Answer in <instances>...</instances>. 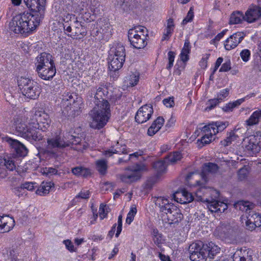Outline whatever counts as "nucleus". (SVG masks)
<instances>
[{
	"label": "nucleus",
	"instance_id": "nucleus-1",
	"mask_svg": "<svg viewBox=\"0 0 261 261\" xmlns=\"http://www.w3.org/2000/svg\"><path fill=\"white\" fill-rule=\"evenodd\" d=\"M31 12H24L13 17L10 23L11 31L16 34H24L34 31L43 20L46 0H23Z\"/></svg>",
	"mask_w": 261,
	"mask_h": 261
},
{
	"label": "nucleus",
	"instance_id": "nucleus-2",
	"mask_svg": "<svg viewBox=\"0 0 261 261\" xmlns=\"http://www.w3.org/2000/svg\"><path fill=\"white\" fill-rule=\"evenodd\" d=\"M108 93L107 89L104 87H93L88 92V96L95 105L90 113L93 120L90 125L94 128H102L110 118V105L103 97Z\"/></svg>",
	"mask_w": 261,
	"mask_h": 261
},
{
	"label": "nucleus",
	"instance_id": "nucleus-3",
	"mask_svg": "<svg viewBox=\"0 0 261 261\" xmlns=\"http://www.w3.org/2000/svg\"><path fill=\"white\" fill-rule=\"evenodd\" d=\"M81 139L72 135L70 132L63 135L55 134L47 139V147L49 149H63L71 145L79 144Z\"/></svg>",
	"mask_w": 261,
	"mask_h": 261
},
{
	"label": "nucleus",
	"instance_id": "nucleus-4",
	"mask_svg": "<svg viewBox=\"0 0 261 261\" xmlns=\"http://www.w3.org/2000/svg\"><path fill=\"white\" fill-rule=\"evenodd\" d=\"M209 190L211 191L212 193H215L218 195L217 191L213 190L210 188L207 189L205 186H201L195 193L196 200L197 201L206 202L207 208L212 213L224 212V211L227 208V205L225 203L212 198L211 199H204L202 195L206 193Z\"/></svg>",
	"mask_w": 261,
	"mask_h": 261
},
{
	"label": "nucleus",
	"instance_id": "nucleus-5",
	"mask_svg": "<svg viewBox=\"0 0 261 261\" xmlns=\"http://www.w3.org/2000/svg\"><path fill=\"white\" fill-rule=\"evenodd\" d=\"M18 86L21 93L28 98L35 99L40 94L38 83L33 80L21 76L17 80Z\"/></svg>",
	"mask_w": 261,
	"mask_h": 261
},
{
	"label": "nucleus",
	"instance_id": "nucleus-6",
	"mask_svg": "<svg viewBox=\"0 0 261 261\" xmlns=\"http://www.w3.org/2000/svg\"><path fill=\"white\" fill-rule=\"evenodd\" d=\"M147 30L143 26H137L130 29L128 32V38L134 48L141 49L147 45L146 41Z\"/></svg>",
	"mask_w": 261,
	"mask_h": 261
},
{
	"label": "nucleus",
	"instance_id": "nucleus-7",
	"mask_svg": "<svg viewBox=\"0 0 261 261\" xmlns=\"http://www.w3.org/2000/svg\"><path fill=\"white\" fill-rule=\"evenodd\" d=\"M228 126L227 122H213L203 126L201 130L202 136L200 142L203 145L210 143L215 136L219 132L223 130Z\"/></svg>",
	"mask_w": 261,
	"mask_h": 261
},
{
	"label": "nucleus",
	"instance_id": "nucleus-8",
	"mask_svg": "<svg viewBox=\"0 0 261 261\" xmlns=\"http://www.w3.org/2000/svg\"><path fill=\"white\" fill-rule=\"evenodd\" d=\"M38 129L21 123L17 124L15 128L18 136H21L31 143L42 139L43 136Z\"/></svg>",
	"mask_w": 261,
	"mask_h": 261
},
{
	"label": "nucleus",
	"instance_id": "nucleus-9",
	"mask_svg": "<svg viewBox=\"0 0 261 261\" xmlns=\"http://www.w3.org/2000/svg\"><path fill=\"white\" fill-rule=\"evenodd\" d=\"M146 170L145 164H137L132 167L127 168L125 173L120 175V179L123 182L131 184L140 179L141 172Z\"/></svg>",
	"mask_w": 261,
	"mask_h": 261
},
{
	"label": "nucleus",
	"instance_id": "nucleus-10",
	"mask_svg": "<svg viewBox=\"0 0 261 261\" xmlns=\"http://www.w3.org/2000/svg\"><path fill=\"white\" fill-rule=\"evenodd\" d=\"M204 247V244L200 241L191 244L189 247L190 259L192 261H205L207 254Z\"/></svg>",
	"mask_w": 261,
	"mask_h": 261
},
{
	"label": "nucleus",
	"instance_id": "nucleus-11",
	"mask_svg": "<svg viewBox=\"0 0 261 261\" xmlns=\"http://www.w3.org/2000/svg\"><path fill=\"white\" fill-rule=\"evenodd\" d=\"M214 233L221 240H231L236 237L237 229L229 224L222 223L216 228Z\"/></svg>",
	"mask_w": 261,
	"mask_h": 261
},
{
	"label": "nucleus",
	"instance_id": "nucleus-12",
	"mask_svg": "<svg viewBox=\"0 0 261 261\" xmlns=\"http://www.w3.org/2000/svg\"><path fill=\"white\" fill-rule=\"evenodd\" d=\"M247 150L251 151L253 154L258 153L261 150V129L255 132L250 136L248 144L246 146Z\"/></svg>",
	"mask_w": 261,
	"mask_h": 261
},
{
	"label": "nucleus",
	"instance_id": "nucleus-13",
	"mask_svg": "<svg viewBox=\"0 0 261 261\" xmlns=\"http://www.w3.org/2000/svg\"><path fill=\"white\" fill-rule=\"evenodd\" d=\"M153 113V110L152 106L145 105L141 107L138 110L136 116V121L139 123L146 122L151 118Z\"/></svg>",
	"mask_w": 261,
	"mask_h": 261
},
{
	"label": "nucleus",
	"instance_id": "nucleus-14",
	"mask_svg": "<svg viewBox=\"0 0 261 261\" xmlns=\"http://www.w3.org/2000/svg\"><path fill=\"white\" fill-rule=\"evenodd\" d=\"M36 70H40V68L45 67H52L55 66L52 56L50 54L42 53L36 58Z\"/></svg>",
	"mask_w": 261,
	"mask_h": 261
},
{
	"label": "nucleus",
	"instance_id": "nucleus-15",
	"mask_svg": "<svg viewBox=\"0 0 261 261\" xmlns=\"http://www.w3.org/2000/svg\"><path fill=\"white\" fill-rule=\"evenodd\" d=\"M219 167L218 165L213 163H205L202 167V171L200 176L202 178V181L196 180V184L198 186H201L204 183H205L208 180L207 175L209 173H215L218 170Z\"/></svg>",
	"mask_w": 261,
	"mask_h": 261
},
{
	"label": "nucleus",
	"instance_id": "nucleus-16",
	"mask_svg": "<svg viewBox=\"0 0 261 261\" xmlns=\"http://www.w3.org/2000/svg\"><path fill=\"white\" fill-rule=\"evenodd\" d=\"M97 35H99V38L107 40L111 36V29L110 24L101 19L98 20L96 24Z\"/></svg>",
	"mask_w": 261,
	"mask_h": 261
},
{
	"label": "nucleus",
	"instance_id": "nucleus-17",
	"mask_svg": "<svg viewBox=\"0 0 261 261\" xmlns=\"http://www.w3.org/2000/svg\"><path fill=\"white\" fill-rule=\"evenodd\" d=\"M245 34L242 32L233 34L226 40L224 46L226 50H230L236 47L243 40Z\"/></svg>",
	"mask_w": 261,
	"mask_h": 261
},
{
	"label": "nucleus",
	"instance_id": "nucleus-18",
	"mask_svg": "<svg viewBox=\"0 0 261 261\" xmlns=\"http://www.w3.org/2000/svg\"><path fill=\"white\" fill-rule=\"evenodd\" d=\"M68 11L81 13L87 6V0H65Z\"/></svg>",
	"mask_w": 261,
	"mask_h": 261
},
{
	"label": "nucleus",
	"instance_id": "nucleus-19",
	"mask_svg": "<svg viewBox=\"0 0 261 261\" xmlns=\"http://www.w3.org/2000/svg\"><path fill=\"white\" fill-rule=\"evenodd\" d=\"M167 216L169 224H178L183 218L180 210L173 205L165 213Z\"/></svg>",
	"mask_w": 261,
	"mask_h": 261
},
{
	"label": "nucleus",
	"instance_id": "nucleus-20",
	"mask_svg": "<svg viewBox=\"0 0 261 261\" xmlns=\"http://www.w3.org/2000/svg\"><path fill=\"white\" fill-rule=\"evenodd\" d=\"M261 17V8L251 5L245 13V20L248 22H254Z\"/></svg>",
	"mask_w": 261,
	"mask_h": 261
},
{
	"label": "nucleus",
	"instance_id": "nucleus-21",
	"mask_svg": "<svg viewBox=\"0 0 261 261\" xmlns=\"http://www.w3.org/2000/svg\"><path fill=\"white\" fill-rule=\"evenodd\" d=\"M7 142L14 149V151L19 156H25L28 153V149L25 146L17 140L10 138L6 139Z\"/></svg>",
	"mask_w": 261,
	"mask_h": 261
},
{
	"label": "nucleus",
	"instance_id": "nucleus-22",
	"mask_svg": "<svg viewBox=\"0 0 261 261\" xmlns=\"http://www.w3.org/2000/svg\"><path fill=\"white\" fill-rule=\"evenodd\" d=\"M36 119L38 121L39 125V129L43 132L46 131L50 126L51 122L50 119L48 114L44 111H36Z\"/></svg>",
	"mask_w": 261,
	"mask_h": 261
},
{
	"label": "nucleus",
	"instance_id": "nucleus-23",
	"mask_svg": "<svg viewBox=\"0 0 261 261\" xmlns=\"http://www.w3.org/2000/svg\"><path fill=\"white\" fill-rule=\"evenodd\" d=\"M173 198L176 201L180 203H189L194 200L192 194L186 189L176 192L173 194Z\"/></svg>",
	"mask_w": 261,
	"mask_h": 261
},
{
	"label": "nucleus",
	"instance_id": "nucleus-24",
	"mask_svg": "<svg viewBox=\"0 0 261 261\" xmlns=\"http://www.w3.org/2000/svg\"><path fill=\"white\" fill-rule=\"evenodd\" d=\"M14 225L15 220L13 217L8 216L0 217V232H9Z\"/></svg>",
	"mask_w": 261,
	"mask_h": 261
},
{
	"label": "nucleus",
	"instance_id": "nucleus-25",
	"mask_svg": "<svg viewBox=\"0 0 261 261\" xmlns=\"http://www.w3.org/2000/svg\"><path fill=\"white\" fill-rule=\"evenodd\" d=\"M16 159L14 156L5 155L0 156V165L5 166L7 169L10 171L16 170L19 173L18 168L17 167V163H16Z\"/></svg>",
	"mask_w": 261,
	"mask_h": 261
},
{
	"label": "nucleus",
	"instance_id": "nucleus-26",
	"mask_svg": "<svg viewBox=\"0 0 261 261\" xmlns=\"http://www.w3.org/2000/svg\"><path fill=\"white\" fill-rule=\"evenodd\" d=\"M253 251L248 248L237 251L233 255V261H252Z\"/></svg>",
	"mask_w": 261,
	"mask_h": 261
},
{
	"label": "nucleus",
	"instance_id": "nucleus-27",
	"mask_svg": "<svg viewBox=\"0 0 261 261\" xmlns=\"http://www.w3.org/2000/svg\"><path fill=\"white\" fill-rule=\"evenodd\" d=\"M39 76L44 80H50L55 75L56 69L55 66L48 67H42L40 70H36Z\"/></svg>",
	"mask_w": 261,
	"mask_h": 261
},
{
	"label": "nucleus",
	"instance_id": "nucleus-28",
	"mask_svg": "<svg viewBox=\"0 0 261 261\" xmlns=\"http://www.w3.org/2000/svg\"><path fill=\"white\" fill-rule=\"evenodd\" d=\"M76 103V102L75 101V100L73 98L71 95L64 96L62 99V106L65 107L67 112H68L69 111L74 112L77 110L78 107L75 106Z\"/></svg>",
	"mask_w": 261,
	"mask_h": 261
},
{
	"label": "nucleus",
	"instance_id": "nucleus-29",
	"mask_svg": "<svg viewBox=\"0 0 261 261\" xmlns=\"http://www.w3.org/2000/svg\"><path fill=\"white\" fill-rule=\"evenodd\" d=\"M167 166L168 163L166 160H158L152 164V169L158 176L166 172Z\"/></svg>",
	"mask_w": 261,
	"mask_h": 261
},
{
	"label": "nucleus",
	"instance_id": "nucleus-30",
	"mask_svg": "<svg viewBox=\"0 0 261 261\" xmlns=\"http://www.w3.org/2000/svg\"><path fill=\"white\" fill-rule=\"evenodd\" d=\"M164 122V119L162 117H158L148 129V135L150 136H153L163 126Z\"/></svg>",
	"mask_w": 261,
	"mask_h": 261
},
{
	"label": "nucleus",
	"instance_id": "nucleus-31",
	"mask_svg": "<svg viewBox=\"0 0 261 261\" xmlns=\"http://www.w3.org/2000/svg\"><path fill=\"white\" fill-rule=\"evenodd\" d=\"M154 202L155 205L160 208V211L164 213L174 205L170 203L168 199L163 197H157Z\"/></svg>",
	"mask_w": 261,
	"mask_h": 261
},
{
	"label": "nucleus",
	"instance_id": "nucleus-32",
	"mask_svg": "<svg viewBox=\"0 0 261 261\" xmlns=\"http://www.w3.org/2000/svg\"><path fill=\"white\" fill-rule=\"evenodd\" d=\"M204 248L207 254V258H213L220 250V248L212 242L204 244Z\"/></svg>",
	"mask_w": 261,
	"mask_h": 261
},
{
	"label": "nucleus",
	"instance_id": "nucleus-33",
	"mask_svg": "<svg viewBox=\"0 0 261 261\" xmlns=\"http://www.w3.org/2000/svg\"><path fill=\"white\" fill-rule=\"evenodd\" d=\"M110 61L109 62V68L110 70L116 71L121 68L125 61L124 60L119 59L113 56H110L109 58Z\"/></svg>",
	"mask_w": 261,
	"mask_h": 261
},
{
	"label": "nucleus",
	"instance_id": "nucleus-34",
	"mask_svg": "<svg viewBox=\"0 0 261 261\" xmlns=\"http://www.w3.org/2000/svg\"><path fill=\"white\" fill-rule=\"evenodd\" d=\"M71 172L77 176L84 177H87L91 174L90 170L83 166H77L72 168Z\"/></svg>",
	"mask_w": 261,
	"mask_h": 261
},
{
	"label": "nucleus",
	"instance_id": "nucleus-35",
	"mask_svg": "<svg viewBox=\"0 0 261 261\" xmlns=\"http://www.w3.org/2000/svg\"><path fill=\"white\" fill-rule=\"evenodd\" d=\"M261 118V110H258L254 111L250 117L246 120L245 122L248 126H252L258 123Z\"/></svg>",
	"mask_w": 261,
	"mask_h": 261
},
{
	"label": "nucleus",
	"instance_id": "nucleus-36",
	"mask_svg": "<svg viewBox=\"0 0 261 261\" xmlns=\"http://www.w3.org/2000/svg\"><path fill=\"white\" fill-rule=\"evenodd\" d=\"M114 4L117 9L123 12H127L130 9L129 1L127 0H114Z\"/></svg>",
	"mask_w": 261,
	"mask_h": 261
},
{
	"label": "nucleus",
	"instance_id": "nucleus-37",
	"mask_svg": "<svg viewBox=\"0 0 261 261\" xmlns=\"http://www.w3.org/2000/svg\"><path fill=\"white\" fill-rule=\"evenodd\" d=\"M245 15L240 11L233 12L229 18L230 24H238L245 20Z\"/></svg>",
	"mask_w": 261,
	"mask_h": 261
},
{
	"label": "nucleus",
	"instance_id": "nucleus-38",
	"mask_svg": "<svg viewBox=\"0 0 261 261\" xmlns=\"http://www.w3.org/2000/svg\"><path fill=\"white\" fill-rule=\"evenodd\" d=\"M113 54L110 55V56L118 58L119 59L124 60L125 59V51L124 47L123 45L118 44L114 50H111Z\"/></svg>",
	"mask_w": 261,
	"mask_h": 261
},
{
	"label": "nucleus",
	"instance_id": "nucleus-39",
	"mask_svg": "<svg viewBox=\"0 0 261 261\" xmlns=\"http://www.w3.org/2000/svg\"><path fill=\"white\" fill-rule=\"evenodd\" d=\"M54 186V184L51 182H43L39 188L37 189L36 193L40 195H44L48 194L51 188Z\"/></svg>",
	"mask_w": 261,
	"mask_h": 261
},
{
	"label": "nucleus",
	"instance_id": "nucleus-40",
	"mask_svg": "<svg viewBox=\"0 0 261 261\" xmlns=\"http://www.w3.org/2000/svg\"><path fill=\"white\" fill-rule=\"evenodd\" d=\"M96 167L100 174L105 175L108 169V162L105 159L98 160L96 162Z\"/></svg>",
	"mask_w": 261,
	"mask_h": 261
},
{
	"label": "nucleus",
	"instance_id": "nucleus-41",
	"mask_svg": "<svg viewBox=\"0 0 261 261\" xmlns=\"http://www.w3.org/2000/svg\"><path fill=\"white\" fill-rule=\"evenodd\" d=\"M247 218H249L250 222H253L255 225L258 227L261 226V214L249 212Z\"/></svg>",
	"mask_w": 261,
	"mask_h": 261
},
{
	"label": "nucleus",
	"instance_id": "nucleus-42",
	"mask_svg": "<svg viewBox=\"0 0 261 261\" xmlns=\"http://www.w3.org/2000/svg\"><path fill=\"white\" fill-rule=\"evenodd\" d=\"M245 101V98L238 99L233 102H229L225 105L222 109L225 112H231L234 108L239 106Z\"/></svg>",
	"mask_w": 261,
	"mask_h": 261
},
{
	"label": "nucleus",
	"instance_id": "nucleus-43",
	"mask_svg": "<svg viewBox=\"0 0 261 261\" xmlns=\"http://www.w3.org/2000/svg\"><path fill=\"white\" fill-rule=\"evenodd\" d=\"M254 204L248 201H240L236 204V207L239 206V209L241 211L251 210L254 207Z\"/></svg>",
	"mask_w": 261,
	"mask_h": 261
},
{
	"label": "nucleus",
	"instance_id": "nucleus-44",
	"mask_svg": "<svg viewBox=\"0 0 261 261\" xmlns=\"http://www.w3.org/2000/svg\"><path fill=\"white\" fill-rule=\"evenodd\" d=\"M182 158V154L179 151H175L166 156L165 160L171 163H175Z\"/></svg>",
	"mask_w": 261,
	"mask_h": 261
},
{
	"label": "nucleus",
	"instance_id": "nucleus-45",
	"mask_svg": "<svg viewBox=\"0 0 261 261\" xmlns=\"http://www.w3.org/2000/svg\"><path fill=\"white\" fill-rule=\"evenodd\" d=\"M238 137V136L236 135L233 132H230L227 137L225 139L221 141V144L224 146H228L232 143V142L237 140Z\"/></svg>",
	"mask_w": 261,
	"mask_h": 261
},
{
	"label": "nucleus",
	"instance_id": "nucleus-46",
	"mask_svg": "<svg viewBox=\"0 0 261 261\" xmlns=\"http://www.w3.org/2000/svg\"><path fill=\"white\" fill-rule=\"evenodd\" d=\"M120 152L123 154H127L128 153L125 146L122 147V148H120L119 150L115 149L114 151H111L110 150H106L103 152V154L106 156L110 157L112 156L114 153H119Z\"/></svg>",
	"mask_w": 261,
	"mask_h": 261
},
{
	"label": "nucleus",
	"instance_id": "nucleus-47",
	"mask_svg": "<svg viewBox=\"0 0 261 261\" xmlns=\"http://www.w3.org/2000/svg\"><path fill=\"white\" fill-rule=\"evenodd\" d=\"M109 207L106 204H101L99 208V217L102 220L106 218L109 212Z\"/></svg>",
	"mask_w": 261,
	"mask_h": 261
},
{
	"label": "nucleus",
	"instance_id": "nucleus-48",
	"mask_svg": "<svg viewBox=\"0 0 261 261\" xmlns=\"http://www.w3.org/2000/svg\"><path fill=\"white\" fill-rule=\"evenodd\" d=\"M34 183L32 182H26L21 185L20 187L15 188L16 192H18L20 190H24L27 189L29 191H32L34 189Z\"/></svg>",
	"mask_w": 261,
	"mask_h": 261
},
{
	"label": "nucleus",
	"instance_id": "nucleus-49",
	"mask_svg": "<svg viewBox=\"0 0 261 261\" xmlns=\"http://www.w3.org/2000/svg\"><path fill=\"white\" fill-rule=\"evenodd\" d=\"M137 208L136 207H132L130 208V211L127 214V217L126 219V223L130 224L133 221L134 217L137 213Z\"/></svg>",
	"mask_w": 261,
	"mask_h": 261
},
{
	"label": "nucleus",
	"instance_id": "nucleus-50",
	"mask_svg": "<svg viewBox=\"0 0 261 261\" xmlns=\"http://www.w3.org/2000/svg\"><path fill=\"white\" fill-rule=\"evenodd\" d=\"M194 17V10L192 7H191L186 17L184 19L182 22V24L185 25L188 22L191 21Z\"/></svg>",
	"mask_w": 261,
	"mask_h": 261
},
{
	"label": "nucleus",
	"instance_id": "nucleus-51",
	"mask_svg": "<svg viewBox=\"0 0 261 261\" xmlns=\"http://www.w3.org/2000/svg\"><path fill=\"white\" fill-rule=\"evenodd\" d=\"M220 102V101L218 98H214L210 99L207 103V107L205 108V110L210 111L214 108L216 105Z\"/></svg>",
	"mask_w": 261,
	"mask_h": 261
},
{
	"label": "nucleus",
	"instance_id": "nucleus-52",
	"mask_svg": "<svg viewBox=\"0 0 261 261\" xmlns=\"http://www.w3.org/2000/svg\"><path fill=\"white\" fill-rule=\"evenodd\" d=\"M75 16L69 13L62 16L63 23H73Z\"/></svg>",
	"mask_w": 261,
	"mask_h": 261
},
{
	"label": "nucleus",
	"instance_id": "nucleus-53",
	"mask_svg": "<svg viewBox=\"0 0 261 261\" xmlns=\"http://www.w3.org/2000/svg\"><path fill=\"white\" fill-rule=\"evenodd\" d=\"M36 112L32 116V118L30 119L28 126H30L33 128L38 129L39 128V125L38 121L36 119Z\"/></svg>",
	"mask_w": 261,
	"mask_h": 261
},
{
	"label": "nucleus",
	"instance_id": "nucleus-54",
	"mask_svg": "<svg viewBox=\"0 0 261 261\" xmlns=\"http://www.w3.org/2000/svg\"><path fill=\"white\" fill-rule=\"evenodd\" d=\"M175 53L172 51H170L168 53L169 63L167 66V69H170L173 66V62L175 58Z\"/></svg>",
	"mask_w": 261,
	"mask_h": 261
},
{
	"label": "nucleus",
	"instance_id": "nucleus-55",
	"mask_svg": "<svg viewBox=\"0 0 261 261\" xmlns=\"http://www.w3.org/2000/svg\"><path fill=\"white\" fill-rule=\"evenodd\" d=\"M230 89L226 88L222 90L217 95V98L220 102L225 98H226L229 94Z\"/></svg>",
	"mask_w": 261,
	"mask_h": 261
},
{
	"label": "nucleus",
	"instance_id": "nucleus-56",
	"mask_svg": "<svg viewBox=\"0 0 261 261\" xmlns=\"http://www.w3.org/2000/svg\"><path fill=\"white\" fill-rule=\"evenodd\" d=\"M240 56L244 62H247L249 60L250 56V51L248 49H244L240 53Z\"/></svg>",
	"mask_w": 261,
	"mask_h": 261
},
{
	"label": "nucleus",
	"instance_id": "nucleus-57",
	"mask_svg": "<svg viewBox=\"0 0 261 261\" xmlns=\"http://www.w3.org/2000/svg\"><path fill=\"white\" fill-rule=\"evenodd\" d=\"M122 217L121 215H120L118 217V226L117 227V231L115 234L116 237H118L120 233L122 231Z\"/></svg>",
	"mask_w": 261,
	"mask_h": 261
},
{
	"label": "nucleus",
	"instance_id": "nucleus-58",
	"mask_svg": "<svg viewBox=\"0 0 261 261\" xmlns=\"http://www.w3.org/2000/svg\"><path fill=\"white\" fill-rule=\"evenodd\" d=\"M163 102L165 106L169 108H171L174 105L173 97L165 98L163 100Z\"/></svg>",
	"mask_w": 261,
	"mask_h": 261
},
{
	"label": "nucleus",
	"instance_id": "nucleus-59",
	"mask_svg": "<svg viewBox=\"0 0 261 261\" xmlns=\"http://www.w3.org/2000/svg\"><path fill=\"white\" fill-rule=\"evenodd\" d=\"M210 57V54H205L199 62V65L202 68L205 69L207 67V60Z\"/></svg>",
	"mask_w": 261,
	"mask_h": 261
},
{
	"label": "nucleus",
	"instance_id": "nucleus-60",
	"mask_svg": "<svg viewBox=\"0 0 261 261\" xmlns=\"http://www.w3.org/2000/svg\"><path fill=\"white\" fill-rule=\"evenodd\" d=\"M44 173L47 175H56L58 173V170L53 167H46L44 169Z\"/></svg>",
	"mask_w": 261,
	"mask_h": 261
},
{
	"label": "nucleus",
	"instance_id": "nucleus-61",
	"mask_svg": "<svg viewBox=\"0 0 261 261\" xmlns=\"http://www.w3.org/2000/svg\"><path fill=\"white\" fill-rule=\"evenodd\" d=\"M189 53H185L181 50L180 54V61L179 63L181 64L188 61L189 59Z\"/></svg>",
	"mask_w": 261,
	"mask_h": 261
},
{
	"label": "nucleus",
	"instance_id": "nucleus-62",
	"mask_svg": "<svg viewBox=\"0 0 261 261\" xmlns=\"http://www.w3.org/2000/svg\"><path fill=\"white\" fill-rule=\"evenodd\" d=\"M230 68V61H228L222 64L219 69V72H226L229 70Z\"/></svg>",
	"mask_w": 261,
	"mask_h": 261
},
{
	"label": "nucleus",
	"instance_id": "nucleus-63",
	"mask_svg": "<svg viewBox=\"0 0 261 261\" xmlns=\"http://www.w3.org/2000/svg\"><path fill=\"white\" fill-rule=\"evenodd\" d=\"M139 81V76L136 75H131L129 79V84L132 86L136 85Z\"/></svg>",
	"mask_w": 261,
	"mask_h": 261
},
{
	"label": "nucleus",
	"instance_id": "nucleus-64",
	"mask_svg": "<svg viewBox=\"0 0 261 261\" xmlns=\"http://www.w3.org/2000/svg\"><path fill=\"white\" fill-rule=\"evenodd\" d=\"M191 50V45L190 41L188 39L185 40L184 47L182 49V51L185 53H190Z\"/></svg>",
	"mask_w": 261,
	"mask_h": 261
}]
</instances>
